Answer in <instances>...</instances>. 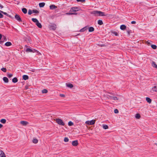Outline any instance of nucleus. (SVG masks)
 Masks as SVG:
<instances>
[{
	"label": "nucleus",
	"mask_w": 157,
	"mask_h": 157,
	"mask_svg": "<svg viewBox=\"0 0 157 157\" xmlns=\"http://www.w3.org/2000/svg\"><path fill=\"white\" fill-rule=\"evenodd\" d=\"M32 21L34 23H36V25L40 28H41L42 26L41 24L39 22L38 20L36 18H32Z\"/></svg>",
	"instance_id": "nucleus-1"
},
{
	"label": "nucleus",
	"mask_w": 157,
	"mask_h": 157,
	"mask_svg": "<svg viewBox=\"0 0 157 157\" xmlns=\"http://www.w3.org/2000/svg\"><path fill=\"white\" fill-rule=\"evenodd\" d=\"M56 121V122L59 125L64 126L65 125V123L63 121L60 119L57 118L55 120Z\"/></svg>",
	"instance_id": "nucleus-2"
},
{
	"label": "nucleus",
	"mask_w": 157,
	"mask_h": 157,
	"mask_svg": "<svg viewBox=\"0 0 157 157\" xmlns=\"http://www.w3.org/2000/svg\"><path fill=\"white\" fill-rule=\"evenodd\" d=\"M80 10L79 7H72L71 8L70 10V12H76Z\"/></svg>",
	"instance_id": "nucleus-3"
},
{
	"label": "nucleus",
	"mask_w": 157,
	"mask_h": 157,
	"mask_svg": "<svg viewBox=\"0 0 157 157\" xmlns=\"http://www.w3.org/2000/svg\"><path fill=\"white\" fill-rule=\"evenodd\" d=\"M95 120H92L91 121H87L86 122V124L89 125H93L94 124L95 122Z\"/></svg>",
	"instance_id": "nucleus-4"
},
{
	"label": "nucleus",
	"mask_w": 157,
	"mask_h": 157,
	"mask_svg": "<svg viewBox=\"0 0 157 157\" xmlns=\"http://www.w3.org/2000/svg\"><path fill=\"white\" fill-rule=\"evenodd\" d=\"M108 98L110 99L113 100L115 101L118 100V99L117 97L113 96L108 95Z\"/></svg>",
	"instance_id": "nucleus-5"
},
{
	"label": "nucleus",
	"mask_w": 157,
	"mask_h": 157,
	"mask_svg": "<svg viewBox=\"0 0 157 157\" xmlns=\"http://www.w3.org/2000/svg\"><path fill=\"white\" fill-rule=\"evenodd\" d=\"M151 92L152 93L154 92H157V86L152 87L151 90Z\"/></svg>",
	"instance_id": "nucleus-6"
},
{
	"label": "nucleus",
	"mask_w": 157,
	"mask_h": 157,
	"mask_svg": "<svg viewBox=\"0 0 157 157\" xmlns=\"http://www.w3.org/2000/svg\"><path fill=\"white\" fill-rule=\"evenodd\" d=\"M26 51L27 52H38L35 50V49L32 50L29 48H27L26 50Z\"/></svg>",
	"instance_id": "nucleus-7"
},
{
	"label": "nucleus",
	"mask_w": 157,
	"mask_h": 157,
	"mask_svg": "<svg viewBox=\"0 0 157 157\" xmlns=\"http://www.w3.org/2000/svg\"><path fill=\"white\" fill-rule=\"evenodd\" d=\"M99 11H94L91 13V14H94L95 16H98Z\"/></svg>",
	"instance_id": "nucleus-8"
},
{
	"label": "nucleus",
	"mask_w": 157,
	"mask_h": 157,
	"mask_svg": "<svg viewBox=\"0 0 157 157\" xmlns=\"http://www.w3.org/2000/svg\"><path fill=\"white\" fill-rule=\"evenodd\" d=\"M2 40L0 41V43L1 44L4 41H7V38L6 37L4 36H3L2 37Z\"/></svg>",
	"instance_id": "nucleus-9"
},
{
	"label": "nucleus",
	"mask_w": 157,
	"mask_h": 157,
	"mask_svg": "<svg viewBox=\"0 0 157 157\" xmlns=\"http://www.w3.org/2000/svg\"><path fill=\"white\" fill-rule=\"evenodd\" d=\"M20 124L24 126H26L29 124V123L25 121H21L20 122Z\"/></svg>",
	"instance_id": "nucleus-10"
},
{
	"label": "nucleus",
	"mask_w": 157,
	"mask_h": 157,
	"mask_svg": "<svg viewBox=\"0 0 157 157\" xmlns=\"http://www.w3.org/2000/svg\"><path fill=\"white\" fill-rule=\"evenodd\" d=\"M15 17L16 19V20H17L19 22L21 21V20L19 15L17 14H16L15 16Z\"/></svg>",
	"instance_id": "nucleus-11"
},
{
	"label": "nucleus",
	"mask_w": 157,
	"mask_h": 157,
	"mask_svg": "<svg viewBox=\"0 0 157 157\" xmlns=\"http://www.w3.org/2000/svg\"><path fill=\"white\" fill-rule=\"evenodd\" d=\"M50 8L52 10H54L57 8V6L54 5H51L50 6Z\"/></svg>",
	"instance_id": "nucleus-12"
},
{
	"label": "nucleus",
	"mask_w": 157,
	"mask_h": 157,
	"mask_svg": "<svg viewBox=\"0 0 157 157\" xmlns=\"http://www.w3.org/2000/svg\"><path fill=\"white\" fill-rule=\"evenodd\" d=\"M72 145L73 146H77L78 144V142L77 140H75L73 141L72 143Z\"/></svg>",
	"instance_id": "nucleus-13"
},
{
	"label": "nucleus",
	"mask_w": 157,
	"mask_h": 157,
	"mask_svg": "<svg viewBox=\"0 0 157 157\" xmlns=\"http://www.w3.org/2000/svg\"><path fill=\"white\" fill-rule=\"evenodd\" d=\"M50 29H51L55 30L56 28V25H50Z\"/></svg>",
	"instance_id": "nucleus-14"
},
{
	"label": "nucleus",
	"mask_w": 157,
	"mask_h": 157,
	"mask_svg": "<svg viewBox=\"0 0 157 157\" xmlns=\"http://www.w3.org/2000/svg\"><path fill=\"white\" fill-rule=\"evenodd\" d=\"M0 157H6L5 154L4 153V152L1 151V154H0Z\"/></svg>",
	"instance_id": "nucleus-15"
},
{
	"label": "nucleus",
	"mask_w": 157,
	"mask_h": 157,
	"mask_svg": "<svg viewBox=\"0 0 157 157\" xmlns=\"http://www.w3.org/2000/svg\"><path fill=\"white\" fill-rule=\"evenodd\" d=\"M126 26L124 25H122L120 26V29L122 30H124L126 29Z\"/></svg>",
	"instance_id": "nucleus-16"
},
{
	"label": "nucleus",
	"mask_w": 157,
	"mask_h": 157,
	"mask_svg": "<svg viewBox=\"0 0 157 157\" xmlns=\"http://www.w3.org/2000/svg\"><path fill=\"white\" fill-rule=\"evenodd\" d=\"M152 66L154 67L157 69V65L156 64L155 62L153 61L152 63Z\"/></svg>",
	"instance_id": "nucleus-17"
},
{
	"label": "nucleus",
	"mask_w": 157,
	"mask_h": 157,
	"mask_svg": "<svg viewBox=\"0 0 157 157\" xmlns=\"http://www.w3.org/2000/svg\"><path fill=\"white\" fill-rule=\"evenodd\" d=\"M3 80L4 82L6 83H8L9 81L8 78L6 77H4L3 78Z\"/></svg>",
	"instance_id": "nucleus-18"
},
{
	"label": "nucleus",
	"mask_w": 157,
	"mask_h": 157,
	"mask_svg": "<svg viewBox=\"0 0 157 157\" xmlns=\"http://www.w3.org/2000/svg\"><path fill=\"white\" fill-rule=\"evenodd\" d=\"M23 78L25 80H26L29 79V77L27 75H24L23 76Z\"/></svg>",
	"instance_id": "nucleus-19"
},
{
	"label": "nucleus",
	"mask_w": 157,
	"mask_h": 157,
	"mask_svg": "<svg viewBox=\"0 0 157 157\" xmlns=\"http://www.w3.org/2000/svg\"><path fill=\"white\" fill-rule=\"evenodd\" d=\"M45 5V3L44 2L40 3L39 4V6L40 7H43Z\"/></svg>",
	"instance_id": "nucleus-20"
},
{
	"label": "nucleus",
	"mask_w": 157,
	"mask_h": 157,
	"mask_svg": "<svg viewBox=\"0 0 157 157\" xmlns=\"http://www.w3.org/2000/svg\"><path fill=\"white\" fill-rule=\"evenodd\" d=\"M146 100L149 103H151V99L147 97L146 98Z\"/></svg>",
	"instance_id": "nucleus-21"
},
{
	"label": "nucleus",
	"mask_w": 157,
	"mask_h": 157,
	"mask_svg": "<svg viewBox=\"0 0 157 157\" xmlns=\"http://www.w3.org/2000/svg\"><path fill=\"white\" fill-rule=\"evenodd\" d=\"M94 30V29L93 27H90L89 28V32H92Z\"/></svg>",
	"instance_id": "nucleus-22"
},
{
	"label": "nucleus",
	"mask_w": 157,
	"mask_h": 157,
	"mask_svg": "<svg viewBox=\"0 0 157 157\" xmlns=\"http://www.w3.org/2000/svg\"><path fill=\"white\" fill-rule=\"evenodd\" d=\"M87 29V28L86 27L83 28L81 29L79 31L80 32H82L85 31Z\"/></svg>",
	"instance_id": "nucleus-23"
},
{
	"label": "nucleus",
	"mask_w": 157,
	"mask_h": 157,
	"mask_svg": "<svg viewBox=\"0 0 157 157\" xmlns=\"http://www.w3.org/2000/svg\"><path fill=\"white\" fill-rule=\"evenodd\" d=\"M11 45V43L10 42H6L5 44V45L7 46H9Z\"/></svg>",
	"instance_id": "nucleus-24"
},
{
	"label": "nucleus",
	"mask_w": 157,
	"mask_h": 157,
	"mask_svg": "<svg viewBox=\"0 0 157 157\" xmlns=\"http://www.w3.org/2000/svg\"><path fill=\"white\" fill-rule=\"evenodd\" d=\"M98 15H99V16H105V15L104 14V12H101L100 11H99V14Z\"/></svg>",
	"instance_id": "nucleus-25"
},
{
	"label": "nucleus",
	"mask_w": 157,
	"mask_h": 157,
	"mask_svg": "<svg viewBox=\"0 0 157 157\" xmlns=\"http://www.w3.org/2000/svg\"><path fill=\"white\" fill-rule=\"evenodd\" d=\"M67 86L69 88H72L73 87V86L71 84H66Z\"/></svg>",
	"instance_id": "nucleus-26"
},
{
	"label": "nucleus",
	"mask_w": 157,
	"mask_h": 157,
	"mask_svg": "<svg viewBox=\"0 0 157 157\" xmlns=\"http://www.w3.org/2000/svg\"><path fill=\"white\" fill-rule=\"evenodd\" d=\"M0 12L1 13H2L4 14H5V15H7V16H8V17H11V16L10 15H9V14H8L4 12H3V11H1V10H0Z\"/></svg>",
	"instance_id": "nucleus-27"
},
{
	"label": "nucleus",
	"mask_w": 157,
	"mask_h": 157,
	"mask_svg": "<svg viewBox=\"0 0 157 157\" xmlns=\"http://www.w3.org/2000/svg\"><path fill=\"white\" fill-rule=\"evenodd\" d=\"M18 80L16 78H14L12 79V82H13L15 83L17 82Z\"/></svg>",
	"instance_id": "nucleus-28"
},
{
	"label": "nucleus",
	"mask_w": 157,
	"mask_h": 157,
	"mask_svg": "<svg viewBox=\"0 0 157 157\" xmlns=\"http://www.w3.org/2000/svg\"><path fill=\"white\" fill-rule=\"evenodd\" d=\"M0 122L3 124H5L6 122V120L4 119H2L0 120Z\"/></svg>",
	"instance_id": "nucleus-29"
},
{
	"label": "nucleus",
	"mask_w": 157,
	"mask_h": 157,
	"mask_svg": "<svg viewBox=\"0 0 157 157\" xmlns=\"http://www.w3.org/2000/svg\"><path fill=\"white\" fill-rule=\"evenodd\" d=\"M22 10L23 13L25 14L26 13H27V10L25 8H23L22 9Z\"/></svg>",
	"instance_id": "nucleus-30"
},
{
	"label": "nucleus",
	"mask_w": 157,
	"mask_h": 157,
	"mask_svg": "<svg viewBox=\"0 0 157 157\" xmlns=\"http://www.w3.org/2000/svg\"><path fill=\"white\" fill-rule=\"evenodd\" d=\"M102 126L103 128L104 129H106L108 128L109 127L107 125L103 124Z\"/></svg>",
	"instance_id": "nucleus-31"
},
{
	"label": "nucleus",
	"mask_w": 157,
	"mask_h": 157,
	"mask_svg": "<svg viewBox=\"0 0 157 157\" xmlns=\"http://www.w3.org/2000/svg\"><path fill=\"white\" fill-rule=\"evenodd\" d=\"M135 117L137 119H139L140 117V116L139 113H137L135 115Z\"/></svg>",
	"instance_id": "nucleus-32"
},
{
	"label": "nucleus",
	"mask_w": 157,
	"mask_h": 157,
	"mask_svg": "<svg viewBox=\"0 0 157 157\" xmlns=\"http://www.w3.org/2000/svg\"><path fill=\"white\" fill-rule=\"evenodd\" d=\"M98 24L100 25H101L103 24V23L102 21L101 20H99L98 21Z\"/></svg>",
	"instance_id": "nucleus-33"
},
{
	"label": "nucleus",
	"mask_w": 157,
	"mask_h": 157,
	"mask_svg": "<svg viewBox=\"0 0 157 157\" xmlns=\"http://www.w3.org/2000/svg\"><path fill=\"white\" fill-rule=\"evenodd\" d=\"M38 140L36 139H33V143L34 144L37 143H38Z\"/></svg>",
	"instance_id": "nucleus-34"
},
{
	"label": "nucleus",
	"mask_w": 157,
	"mask_h": 157,
	"mask_svg": "<svg viewBox=\"0 0 157 157\" xmlns=\"http://www.w3.org/2000/svg\"><path fill=\"white\" fill-rule=\"evenodd\" d=\"M48 90L47 89H44L42 90V93L43 94L47 93L48 92Z\"/></svg>",
	"instance_id": "nucleus-35"
},
{
	"label": "nucleus",
	"mask_w": 157,
	"mask_h": 157,
	"mask_svg": "<svg viewBox=\"0 0 157 157\" xmlns=\"http://www.w3.org/2000/svg\"><path fill=\"white\" fill-rule=\"evenodd\" d=\"M69 140L68 138L67 137H65L64 139V141L65 142H68Z\"/></svg>",
	"instance_id": "nucleus-36"
},
{
	"label": "nucleus",
	"mask_w": 157,
	"mask_h": 157,
	"mask_svg": "<svg viewBox=\"0 0 157 157\" xmlns=\"http://www.w3.org/2000/svg\"><path fill=\"white\" fill-rule=\"evenodd\" d=\"M151 47L153 49H156L157 48L156 46L155 45H151Z\"/></svg>",
	"instance_id": "nucleus-37"
},
{
	"label": "nucleus",
	"mask_w": 157,
	"mask_h": 157,
	"mask_svg": "<svg viewBox=\"0 0 157 157\" xmlns=\"http://www.w3.org/2000/svg\"><path fill=\"white\" fill-rule=\"evenodd\" d=\"M68 125L69 126H71L73 125V123L71 121H69L68 123Z\"/></svg>",
	"instance_id": "nucleus-38"
},
{
	"label": "nucleus",
	"mask_w": 157,
	"mask_h": 157,
	"mask_svg": "<svg viewBox=\"0 0 157 157\" xmlns=\"http://www.w3.org/2000/svg\"><path fill=\"white\" fill-rule=\"evenodd\" d=\"M112 33L116 36H118V34L117 32L115 31H112Z\"/></svg>",
	"instance_id": "nucleus-39"
},
{
	"label": "nucleus",
	"mask_w": 157,
	"mask_h": 157,
	"mask_svg": "<svg viewBox=\"0 0 157 157\" xmlns=\"http://www.w3.org/2000/svg\"><path fill=\"white\" fill-rule=\"evenodd\" d=\"M13 76V75L12 74H10L9 73L7 74V76L9 78H11Z\"/></svg>",
	"instance_id": "nucleus-40"
},
{
	"label": "nucleus",
	"mask_w": 157,
	"mask_h": 157,
	"mask_svg": "<svg viewBox=\"0 0 157 157\" xmlns=\"http://www.w3.org/2000/svg\"><path fill=\"white\" fill-rule=\"evenodd\" d=\"M1 70L5 72H6V68H2L1 69Z\"/></svg>",
	"instance_id": "nucleus-41"
},
{
	"label": "nucleus",
	"mask_w": 157,
	"mask_h": 157,
	"mask_svg": "<svg viewBox=\"0 0 157 157\" xmlns=\"http://www.w3.org/2000/svg\"><path fill=\"white\" fill-rule=\"evenodd\" d=\"M33 13H39V12L37 10H33Z\"/></svg>",
	"instance_id": "nucleus-42"
},
{
	"label": "nucleus",
	"mask_w": 157,
	"mask_h": 157,
	"mask_svg": "<svg viewBox=\"0 0 157 157\" xmlns=\"http://www.w3.org/2000/svg\"><path fill=\"white\" fill-rule=\"evenodd\" d=\"M33 13V11H32L31 10H29L28 13L29 15H31L32 13Z\"/></svg>",
	"instance_id": "nucleus-43"
},
{
	"label": "nucleus",
	"mask_w": 157,
	"mask_h": 157,
	"mask_svg": "<svg viewBox=\"0 0 157 157\" xmlns=\"http://www.w3.org/2000/svg\"><path fill=\"white\" fill-rule=\"evenodd\" d=\"M146 43L148 45H151V43L150 41H146Z\"/></svg>",
	"instance_id": "nucleus-44"
},
{
	"label": "nucleus",
	"mask_w": 157,
	"mask_h": 157,
	"mask_svg": "<svg viewBox=\"0 0 157 157\" xmlns=\"http://www.w3.org/2000/svg\"><path fill=\"white\" fill-rule=\"evenodd\" d=\"M114 113H118L119 111H118V109H116L114 110Z\"/></svg>",
	"instance_id": "nucleus-45"
},
{
	"label": "nucleus",
	"mask_w": 157,
	"mask_h": 157,
	"mask_svg": "<svg viewBox=\"0 0 157 157\" xmlns=\"http://www.w3.org/2000/svg\"><path fill=\"white\" fill-rule=\"evenodd\" d=\"M65 14L66 15H72V12H69V13H66Z\"/></svg>",
	"instance_id": "nucleus-46"
},
{
	"label": "nucleus",
	"mask_w": 157,
	"mask_h": 157,
	"mask_svg": "<svg viewBox=\"0 0 157 157\" xmlns=\"http://www.w3.org/2000/svg\"><path fill=\"white\" fill-rule=\"evenodd\" d=\"M85 0H77V1L78 2H84Z\"/></svg>",
	"instance_id": "nucleus-47"
},
{
	"label": "nucleus",
	"mask_w": 157,
	"mask_h": 157,
	"mask_svg": "<svg viewBox=\"0 0 157 157\" xmlns=\"http://www.w3.org/2000/svg\"><path fill=\"white\" fill-rule=\"evenodd\" d=\"M60 96L61 97H64L65 96L64 94H60Z\"/></svg>",
	"instance_id": "nucleus-48"
},
{
	"label": "nucleus",
	"mask_w": 157,
	"mask_h": 157,
	"mask_svg": "<svg viewBox=\"0 0 157 157\" xmlns=\"http://www.w3.org/2000/svg\"><path fill=\"white\" fill-rule=\"evenodd\" d=\"M2 13L1 12L0 13V18H2L3 17V15Z\"/></svg>",
	"instance_id": "nucleus-49"
},
{
	"label": "nucleus",
	"mask_w": 157,
	"mask_h": 157,
	"mask_svg": "<svg viewBox=\"0 0 157 157\" xmlns=\"http://www.w3.org/2000/svg\"><path fill=\"white\" fill-rule=\"evenodd\" d=\"M136 23V22L134 21H133L131 22V23L132 24H135Z\"/></svg>",
	"instance_id": "nucleus-50"
},
{
	"label": "nucleus",
	"mask_w": 157,
	"mask_h": 157,
	"mask_svg": "<svg viewBox=\"0 0 157 157\" xmlns=\"http://www.w3.org/2000/svg\"><path fill=\"white\" fill-rule=\"evenodd\" d=\"M77 13H72V15H77Z\"/></svg>",
	"instance_id": "nucleus-51"
},
{
	"label": "nucleus",
	"mask_w": 157,
	"mask_h": 157,
	"mask_svg": "<svg viewBox=\"0 0 157 157\" xmlns=\"http://www.w3.org/2000/svg\"><path fill=\"white\" fill-rule=\"evenodd\" d=\"M2 36L1 34H0V40L1 39V38H2Z\"/></svg>",
	"instance_id": "nucleus-52"
},
{
	"label": "nucleus",
	"mask_w": 157,
	"mask_h": 157,
	"mask_svg": "<svg viewBox=\"0 0 157 157\" xmlns=\"http://www.w3.org/2000/svg\"><path fill=\"white\" fill-rule=\"evenodd\" d=\"M3 127V125L0 124V128H1Z\"/></svg>",
	"instance_id": "nucleus-53"
},
{
	"label": "nucleus",
	"mask_w": 157,
	"mask_h": 157,
	"mask_svg": "<svg viewBox=\"0 0 157 157\" xmlns=\"http://www.w3.org/2000/svg\"><path fill=\"white\" fill-rule=\"evenodd\" d=\"M0 7H1V8H2L3 7V6L2 5H1L0 4Z\"/></svg>",
	"instance_id": "nucleus-54"
},
{
	"label": "nucleus",
	"mask_w": 157,
	"mask_h": 157,
	"mask_svg": "<svg viewBox=\"0 0 157 157\" xmlns=\"http://www.w3.org/2000/svg\"><path fill=\"white\" fill-rule=\"evenodd\" d=\"M105 46V45H101V47H102V46Z\"/></svg>",
	"instance_id": "nucleus-55"
},
{
	"label": "nucleus",
	"mask_w": 157,
	"mask_h": 157,
	"mask_svg": "<svg viewBox=\"0 0 157 157\" xmlns=\"http://www.w3.org/2000/svg\"><path fill=\"white\" fill-rule=\"evenodd\" d=\"M25 88H26V89H28V86H26V87H25Z\"/></svg>",
	"instance_id": "nucleus-56"
},
{
	"label": "nucleus",
	"mask_w": 157,
	"mask_h": 157,
	"mask_svg": "<svg viewBox=\"0 0 157 157\" xmlns=\"http://www.w3.org/2000/svg\"><path fill=\"white\" fill-rule=\"evenodd\" d=\"M128 34H129V32H128Z\"/></svg>",
	"instance_id": "nucleus-57"
},
{
	"label": "nucleus",
	"mask_w": 157,
	"mask_h": 157,
	"mask_svg": "<svg viewBox=\"0 0 157 157\" xmlns=\"http://www.w3.org/2000/svg\"><path fill=\"white\" fill-rule=\"evenodd\" d=\"M33 71V72H34V70L33 71Z\"/></svg>",
	"instance_id": "nucleus-58"
}]
</instances>
